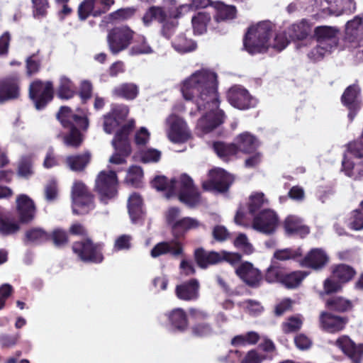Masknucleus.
I'll list each match as a JSON object with an SVG mask.
<instances>
[{"label":"nucleus","mask_w":363,"mask_h":363,"mask_svg":"<svg viewBox=\"0 0 363 363\" xmlns=\"http://www.w3.org/2000/svg\"><path fill=\"white\" fill-rule=\"evenodd\" d=\"M217 75L208 69L192 73L181 84V92L186 101L196 104L201 117L196 124V133L203 135L217 128L224 121V113L219 108Z\"/></svg>","instance_id":"nucleus-1"},{"label":"nucleus","mask_w":363,"mask_h":363,"mask_svg":"<svg viewBox=\"0 0 363 363\" xmlns=\"http://www.w3.org/2000/svg\"><path fill=\"white\" fill-rule=\"evenodd\" d=\"M274 26L269 21L252 25L244 38L245 49L250 54L267 51L269 48L281 51L289 44L284 32H274Z\"/></svg>","instance_id":"nucleus-2"},{"label":"nucleus","mask_w":363,"mask_h":363,"mask_svg":"<svg viewBox=\"0 0 363 363\" xmlns=\"http://www.w3.org/2000/svg\"><path fill=\"white\" fill-rule=\"evenodd\" d=\"M152 185L158 191H166L167 199L178 196L180 201L190 207L201 202V197L193 184L192 179L186 174H182L178 179H174L169 182L165 177L158 176L153 179Z\"/></svg>","instance_id":"nucleus-3"},{"label":"nucleus","mask_w":363,"mask_h":363,"mask_svg":"<svg viewBox=\"0 0 363 363\" xmlns=\"http://www.w3.org/2000/svg\"><path fill=\"white\" fill-rule=\"evenodd\" d=\"M76 112L77 113L67 106H62L57 115L62 126L69 131L64 138V141L67 146L71 147H78L82 141V134L78 129L86 130L89 127L86 115L79 108H77Z\"/></svg>","instance_id":"nucleus-4"},{"label":"nucleus","mask_w":363,"mask_h":363,"mask_svg":"<svg viewBox=\"0 0 363 363\" xmlns=\"http://www.w3.org/2000/svg\"><path fill=\"white\" fill-rule=\"evenodd\" d=\"M339 33V30L334 26H320L315 28L313 36L317 45L308 53V57L313 60H319L330 54L337 46Z\"/></svg>","instance_id":"nucleus-5"},{"label":"nucleus","mask_w":363,"mask_h":363,"mask_svg":"<svg viewBox=\"0 0 363 363\" xmlns=\"http://www.w3.org/2000/svg\"><path fill=\"white\" fill-rule=\"evenodd\" d=\"M134 125V121H130L116 133L114 139L112 140L115 153L110 157V163L121 164L125 162V158L131 152L128 135Z\"/></svg>","instance_id":"nucleus-6"},{"label":"nucleus","mask_w":363,"mask_h":363,"mask_svg":"<svg viewBox=\"0 0 363 363\" xmlns=\"http://www.w3.org/2000/svg\"><path fill=\"white\" fill-rule=\"evenodd\" d=\"M165 132L167 138L174 143H183L190 139L191 134L185 120L172 113L165 120Z\"/></svg>","instance_id":"nucleus-7"},{"label":"nucleus","mask_w":363,"mask_h":363,"mask_svg":"<svg viewBox=\"0 0 363 363\" xmlns=\"http://www.w3.org/2000/svg\"><path fill=\"white\" fill-rule=\"evenodd\" d=\"M118 179L113 171L101 172L96 180V190L104 203L113 199L117 194Z\"/></svg>","instance_id":"nucleus-8"},{"label":"nucleus","mask_w":363,"mask_h":363,"mask_svg":"<svg viewBox=\"0 0 363 363\" xmlns=\"http://www.w3.org/2000/svg\"><path fill=\"white\" fill-rule=\"evenodd\" d=\"M72 199V211L74 214L84 215L94 208L93 197L82 182H77L74 184Z\"/></svg>","instance_id":"nucleus-9"},{"label":"nucleus","mask_w":363,"mask_h":363,"mask_svg":"<svg viewBox=\"0 0 363 363\" xmlns=\"http://www.w3.org/2000/svg\"><path fill=\"white\" fill-rule=\"evenodd\" d=\"M313 9L325 15L340 16L344 13H352L356 10L354 0H313Z\"/></svg>","instance_id":"nucleus-10"},{"label":"nucleus","mask_w":363,"mask_h":363,"mask_svg":"<svg viewBox=\"0 0 363 363\" xmlns=\"http://www.w3.org/2000/svg\"><path fill=\"white\" fill-rule=\"evenodd\" d=\"M133 37V31L127 26L116 27L112 29L107 36L111 52L117 54L126 49L130 44Z\"/></svg>","instance_id":"nucleus-11"},{"label":"nucleus","mask_w":363,"mask_h":363,"mask_svg":"<svg viewBox=\"0 0 363 363\" xmlns=\"http://www.w3.org/2000/svg\"><path fill=\"white\" fill-rule=\"evenodd\" d=\"M29 94L30 99L34 102L35 108L41 110L52 99V84L50 82L43 83L40 81H35L30 86Z\"/></svg>","instance_id":"nucleus-12"},{"label":"nucleus","mask_w":363,"mask_h":363,"mask_svg":"<svg viewBox=\"0 0 363 363\" xmlns=\"http://www.w3.org/2000/svg\"><path fill=\"white\" fill-rule=\"evenodd\" d=\"M233 179L231 175L220 168L211 169L208 173V180L203 182V188L207 191L224 192L232 184Z\"/></svg>","instance_id":"nucleus-13"},{"label":"nucleus","mask_w":363,"mask_h":363,"mask_svg":"<svg viewBox=\"0 0 363 363\" xmlns=\"http://www.w3.org/2000/svg\"><path fill=\"white\" fill-rule=\"evenodd\" d=\"M229 103L236 108L240 110L255 107L257 100L252 97L249 91L240 85L232 86L227 94Z\"/></svg>","instance_id":"nucleus-14"},{"label":"nucleus","mask_w":363,"mask_h":363,"mask_svg":"<svg viewBox=\"0 0 363 363\" xmlns=\"http://www.w3.org/2000/svg\"><path fill=\"white\" fill-rule=\"evenodd\" d=\"M354 270L348 265L340 264L333 272V277L328 279L324 282V289L327 294L338 291L340 283L350 281L354 275Z\"/></svg>","instance_id":"nucleus-15"},{"label":"nucleus","mask_w":363,"mask_h":363,"mask_svg":"<svg viewBox=\"0 0 363 363\" xmlns=\"http://www.w3.org/2000/svg\"><path fill=\"white\" fill-rule=\"evenodd\" d=\"M72 249L82 261L101 262L103 260L101 245H94L89 239L74 242Z\"/></svg>","instance_id":"nucleus-16"},{"label":"nucleus","mask_w":363,"mask_h":363,"mask_svg":"<svg viewBox=\"0 0 363 363\" xmlns=\"http://www.w3.org/2000/svg\"><path fill=\"white\" fill-rule=\"evenodd\" d=\"M278 224L276 213L271 210H263L256 216L252 222V228L265 234H270L275 231Z\"/></svg>","instance_id":"nucleus-17"},{"label":"nucleus","mask_w":363,"mask_h":363,"mask_svg":"<svg viewBox=\"0 0 363 363\" xmlns=\"http://www.w3.org/2000/svg\"><path fill=\"white\" fill-rule=\"evenodd\" d=\"M335 345L347 356L352 363H360L363 358V343L356 344L348 336L342 335L335 341Z\"/></svg>","instance_id":"nucleus-18"},{"label":"nucleus","mask_w":363,"mask_h":363,"mask_svg":"<svg viewBox=\"0 0 363 363\" xmlns=\"http://www.w3.org/2000/svg\"><path fill=\"white\" fill-rule=\"evenodd\" d=\"M113 2V0H84L79 7V16L84 20L90 13L99 16L107 11Z\"/></svg>","instance_id":"nucleus-19"},{"label":"nucleus","mask_w":363,"mask_h":363,"mask_svg":"<svg viewBox=\"0 0 363 363\" xmlns=\"http://www.w3.org/2000/svg\"><path fill=\"white\" fill-rule=\"evenodd\" d=\"M129 110L125 105H113L111 111L104 116V130L111 134L128 116Z\"/></svg>","instance_id":"nucleus-20"},{"label":"nucleus","mask_w":363,"mask_h":363,"mask_svg":"<svg viewBox=\"0 0 363 363\" xmlns=\"http://www.w3.org/2000/svg\"><path fill=\"white\" fill-rule=\"evenodd\" d=\"M16 208L22 223L32 220L35 213L33 201L26 194H21L16 198Z\"/></svg>","instance_id":"nucleus-21"},{"label":"nucleus","mask_w":363,"mask_h":363,"mask_svg":"<svg viewBox=\"0 0 363 363\" xmlns=\"http://www.w3.org/2000/svg\"><path fill=\"white\" fill-rule=\"evenodd\" d=\"M359 88L356 85L348 86L342 96V101L349 110L348 116L352 120L359 108Z\"/></svg>","instance_id":"nucleus-22"},{"label":"nucleus","mask_w":363,"mask_h":363,"mask_svg":"<svg viewBox=\"0 0 363 363\" xmlns=\"http://www.w3.org/2000/svg\"><path fill=\"white\" fill-rule=\"evenodd\" d=\"M328 261V256L325 252L322 249L315 248L311 250L301 261V265L318 269L322 268Z\"/></svg>","instance_id":"nucleus-23"},{"label":"nucleus","mask_w":363,"mask_h":363,"mask_svg":"<svg viewBox=\"0 0 363 363\" xmlns=\"http://www.w3.org/2000/svg\"><path fill=\"white\" fill-rule=\"evenodd\" d=\"M199 286L198 280L192 279L177 286V296L179 298L185 301L196 300L199 295Z\"/></svg>","instance_id":"nucleus-24"},{"label":"nucleus","mask_w":363,"mask_h":363,"mask_svg":"<svg viewBox=\"0 0 363 363\" xmlns=\"http://www.w3.org/2000/svg\"><path fill=\"white\" fill-rule=\"evenodd\" d=\"M235 272L240 279L250 286H256L261 280L259 270L250 262L242 264Z\"/></svg>","instance_id":"nucleus-25"},{"label":"nucleus","mask_w":363,"mask_h":363,"mask_svg":"<svg viewBox=\"0 0 363 363\" xmlns=\"http://www.w3.org/2000/svg\"><path fill=\"white\" fill-rule=\"evenodd\" d=\"M321 327L329 333H336L342 330L347 320L345 318L333 315L328 313H322L320 316Z\"/></svg>","instance_id":"nucleus-26"},{"label":"nucleus","mask_w":363,"mask_h":363,"mask_svg":"<svg viewBox=\"0 0 363 363\" xmlns=\"http://www.w3.org/2000/svg\"><path fill=\"white\" fill-rule=\"evenodd\" d=\"M20 95L17 79L0 81V103L17 99Z\"/></svg>","instance_id":"nucleus-27"},{"label":"nucleus","mask_w":363,"mask_h":363,"mask_svg":"<svg viewBox=\"0 0 363 363\" xmlns=\"http://www.w3.org/2000/svg\"><path fill=\"white\" fill-rule=\"evenodd\" d=\"M167 253L174 256L182 255V247L181 243L176 240L160 242L152 248L150 255L152 257L155 258Z\"/></svg>","instance_id":"nucleus-28"},{"label":"nucleus","mask_w":363,"mask_h":363,"mask_svg":"<svg viewBox=\"0 0 363 363\" xmlns=\"http://www.w3.org/2000/svg\"><path fill=\"white\" fill-rule=\"evenodd\" d=\"M235 143L238 147V151L244 153L253 152L259 146L257 138L247 132L238 135L235 140Z\"/></svg>","instance_id":"nucleus-29"},{"label":"nucleus","mask_w":363,"mask_h":363,"mask_svg":"<svg viewBox=\"0 0 363 363\" xmlns=\"http://www.w3.org/2000/svg\"><path fill=\"white\" fill-rule=\"evenodd\" d=\"M284 227L288 234H298L303 237L309 233L308 228L303 224V220L295 216H289L286 218Z\"/></svg>","instance_id":"nucleus-30"},{"label":"nucleus","mask_w":363,"mask_h":363,"mask_svg":"<svg viewBox=\"0 0 363 363\" xmlns=\"http://www.w3.org/2000/svg\"><path fill=\"white\" fill-rule=\"evenodd\" d=\"M311 32V24L306 20L292 24L289 28V37L293 40H304Z\"/></svg>","instance_id":"nucleus-31"},{"label":"nucleus","mask_w":363,"mask_h":363,"mask_svg":"<svg viewBox=\"0 0 363 363\" xmlns=\"http://www.w3.org/2000/svg\"><path fill=\"white\" fill-rule=\"evenodd\" d=\"M128 209L133 223H136L143 215V200L137 194H131L128 201Z\"/></svg>","instance_id":"nucleus-32"},{"label":"nucleus","mask_w":363,"mask_h":363,"mask_svg":"<svg viewBox=\"0 0 363 363\" xmlns=\"http://www.w3.org/2000/svg\"><path fill=\"white\" fill-rule=\"evenodd\" d=\"M167 315L174 330L182 332L187 328V317L186 313L182 309H174Z\"/></svg>","instance_id":"nucleus-33"},{"label":"nucleus","mask_w":363,"mask_h":363,"mask_svg":"<svg viewBox=\"0 0 363 363\" xmlns=\"http://www.w3.org/2000/svg\"><path fill=\"white\" fill-rule=\"evenodd\" d=\"M195 259L200 267L206 268L210 264L220 262L222 255L216 252H205L201 249H198L195 251Z\"/></svg>","instance_id":"nucleus-34"},{"label":"nucleus","mask_w":363,"mask_h":363,"mask_svg":"<svg viewBox=\"0 0 363 363\" xmlns=\"http://www.w3.org/2000/svg\"><path fill=\"white\" fill-rule=\"evenodd\" d=\"M201 225V223L197 219L191 217H184L175 223L172 230L177 236H181L189 230L199 228Z\"/></svg>","instance_id":"nucleus-35"},{"label":"nucleus","mask_w":363,"mask_h":363,"mask_svg":"<svg viewBox=\"0 0 363 363\" xmlns=\"http://www.w3.org/2000/svg\"><path fill=\"white\" fill-rule=\"evenodd\" d=\"M213 150L220 158L225 161L238 152L235 143L216 142L213 144Z\"/></svg>","instance_id":"nucleus-36"},{"label":"nucleus","mask_w":363,"mask_h":363,"mask_svg":"<svg viewBox=\"0 0 363 363\" xmlns=\"http://www.w3.org/2000/svg\"><path fill=\"white\" fill-rule=\"evenodd\" d=\"M167 16H169V13H167L163 8L152 6L144 15L143 21L145 25L149 26L153 20L157 21L160 23H164L167 20Z\"/></svg>","instance_id":"nucleus-37"},{"label":"nucleus","mask_w":363,"mask_h":363,"mask_svg":"<svg viewBox=\"0 0 363 363\" xmlns=\"http://www.w3.org/2000/svg\"><path fill=\"white\" fill-rule=\"evenodd\" d=\"M307 276L308 273L302 271L286 274L281 279V284L288 289H294L298 287Z\"/></svg>","instance_id":"nucleus-38"},{"label":"nucleus","mask_w":363,"mask_h":363,"mask_svg":"<svg viewBox=\"0 0 363 363\" xmlns=\"http://www.w3.org/2000/svg\"><path fill=\"white\" fill-rule=\"evenodd\" d=\"M113 94L118 97L133 99L138 94V88L134 84L125 83L116 86L113 90Z\"/></svg>","instance_id":"nucleus-39"},{"label":"nucleus","mask_w":363,"mask_h":363,"mask_svg":"<svg viewBox=\"0 0 363 363\" xmlns=\"http://www.w3.org/2000/svg\"><path fill=\"white\" fill-rule=\"evenodd\" d=\"M89 162V155L82 154L77 155L68 156L66 158V164L67 167L72 171L82 170Z\"/></svg>","instance_id":"nucleus-40"},{"label":"nucleus","mask_w":363,"mask_h":363,"mask_svg":"<svg viewBox=\"0 0 363 363\" xmlns=\"http://www.w3.org/2000/svg\"><path fill=\"white\" fill-rule=\"evenodd\" d=\"M259 338L260 337L257 333L250 331L234 337L231 340V344L235 347L252 345H255Z\"/></svg>","instance_id":"nucleus-41"},{"label":"nucleus","mask_w":363,"mask_h":363,"mask_svg":"<svg viewBox=\"0 0 363 363\" xmlns=\"http://www.w3.org/2000/svg\"><path fill=\"white\" fill-rule=\"evenodd\" d=\"M363 18L359 16L347 22L346 25V37L349 40H354L362 32Z\"/></svg>","instance_id":"nucleus-42"},{"label":"nucleus","mask_w":363,"mask_h":363,"mask_svg":"<svg viewBox=\"0 0 363 363\" xmlns=\"http://www.w3.org/2000/svg\"><path fill=\"white\" fill-rule=\"evenodd\" d=\"M211 16L205 12H199L191 20L193 29L195 33L201 35L206 32Z\"/></svg>","instance_id":"nucleus-43"},{"label":"nucleus","mask_w":363,"mask_h":363,"mask_svg":"<svg viewBox=\"0 0 363 363\" xmlns=\"http://www.w3.org/2000/svg\"><path fill=\"white\" fill-rule=\"evenodd\" d=\"M172 45L177 52L181 53L191 52L196 46L193 40L187 39L183 35H179L174 39L172 42Z\"/></svg>","instance_id":"nucleus-44"},{"label":"nucleus","mask_w":363,"mask_h":363,"mask_svg":"<svg viewBox=\"0 0 363 363\" xmlns=\"http://www.w3.org/2000/svg\"><path fill=\"white\" fill-rule=\"evenodd\" d=\"M18 229V224L10 221L6 214L0 209V233L2 235H9L17 232Z\"/></svg>","instance_id":"nucleus-45"},{"label":"nucleus","mask_w":363,"mask_h":363,"mask_svg":"<svg viewBox=\"0 0 363 363\" xmlns=\"http://www.w3.org/2000/svg\"><path fill=\"white\" fill-rule=\"evenodd\" d=\"M329 309L344 312L352 308V302L342 297H334L327 301Z\"/></svg>","instance_id":"nucleus-46"},{"label":"nucleus","mask_w":363,"mask_h":363,"mask_svg":"<svg viewBox=\"0 0 363 363\" xmlns=\"http://www.w3.org/2000/svg\"><path fill=\"white\" fill-rule=\"evenodd\" d=\"M74 93V86L72 82L67 77H62L60 80V86L57 94L61 99H69Z\"/></svg>","instance_id":"nucleus-47"},{"label":"nucleus","mask_w":363,"mask_h":363,"mask_svg":"<svg viewBox=\"0 0 363 363\" xmlns=\"http://www.w3.org/2000/svg\"><path fill=\"white\" fill-rule=\"evenodd\" d=\"M303 324V318L301 315H294L287 318L281 325L284 333H294L301 329Z\"/></svg>","instance_id":"nucleus-48"},{"label":"nucleus","mask_w":363,"mask_h":363,"mask_svg":"<svg viewBox=\"0 0 363 363\" xmlns=\"http://www.w3.org/2000/svg\"><path fill=\"white\" fill-rule=\"evenodd\" d=\"M284 274L281 269L277 266L274 259H272V264L267 270L265 279L269 283L281 282Z\"/></svg>","instance_id":"nucleus-49"},{"label":"nucleus","mask_w":363,"mask_h":363,"mask_svg":"<svg viewBox=\"0 0 363 363\" xmlns=\"http://www.w3.org/2000/svg\"><path fill=\"white\" fill-rule=\"evenodd\" d=\"M143 177V172L138 166H132L128 170L125 182L134 186H138Z\"/></svg>","instance_id":"nucleus-50"},{"label":"nucleus","mask_w":363,"mask_h":363,"mask_svg":"<svg viewBox=\"0 0 363 363\" xmlns=\"http://www.w3.org/2000/svg\"><path fill=\"white\" fill-rule=\"evenodd\" d=\"M234 245L245 255H251L255 250L247 235L243 233H240L236 237L234 240Z\"/></svg>","instance_id":"nucleus-51"},{"label":"nucleus","mask_w":363,"mask_h":363,"mask_svg":"<svg viewBox=\"0 0 363 363\" xmlns=\"http://www.w3.org/2000/svg\"><path fill=\"white\" fill-rule=\"evenodd\" d=\"M267 203V200L264 199V194L259 192L252 194L250 197L249 211L251 213H255Z\"/></svg>","instance_id":"nucleus-52"},{"label":"nucleus","mask_w":363,"mask_h":363,"mask_svg":"<svg viewBox=\"0 0 363 363\" xmlns=\"http://www.w3.org/2000/svg\"><path fill=\"white\" fill-rule=\"evenodd\" d=\"M236 9L233 6L219 5L216 15V21L230 20L235 18Z\"/></svg>","instance_id":"nucleus-53"},{"label":"nucleus","mask_w":363,"mask_h":363,"mask_svg":"<svg viewBox=\"0 0 363 363\" xmlns=\"http://www.w3.org/2000/svg\"><path fill=\"white\" fill-rule=\"evenodd\" d=\"M301 255V252L299 249L294 250L287 248L276 250L274 253V259L280 261H286L291 259H294Z\"/></svg>","instance_id":"nucleus-54"},{"label":"nucleus","mask_w":363,"mask_h":363,"mask_svg":"<svg viewBox=\"0 0 363 363\" xmlns=\"http://www.w3.org/2000/svg\"><path fill=\"white\" fill-rule=\"evenodd\" d=\"M241 308H244L251 315H257L262 313L263 307L259 302L248 299L238 304Z\"/></svg>","instance_id":"nucleus-55"},{"label":"nucleus","mask_w":363,"mask_h":363,"mask_svg":"<svg viewBox=\"0 0 363 363\" xmlns=\"http://www.w3.org/2000/svg\"><path fill=\"white\" fill-rule=\"evenodd\" d=\"M26 238L32 242H42L49 239V235L40 228H33L26 233Z\"/></svg>","instance_id":"nucleus-56"},{"label":"nucleus","mask_w":363,"mask_h":363,"mask_svg":"<svg viewBox=\"0 0 363 363\" xmlns=\"http://www.w3.org/2000/svg\"><path fill=\"white\" fill-rule=\"evenodd\" d=\"M264 359V354L256 350H251L247 352L240 363H262Z\"/></svg>","instance_id":"nucleus-57"},{"label":"nucleus","mask_w":363,"mask_h":363,"mask_svg":"<svg viewBox=\"0 0 363 363\" xmlns=\"http://www.w3.org/2000/svg\"><path fill=\"white\" fill-rule=\"evenodd\" d=\"M349 226L354 230L363 229V214L360 211L356 210L352 213Z\"/></svg>","instance_id":"nucleus-58"},{"label":"nucleus","mask_w":363,"mask_h":363,"mask_svg":"<svg viewBox=\"0 0 363 363\" xmlns=\"http://www.w3.org/2000/svg\"><path fill=\"white\" fill-rule=\"evenodd\" d=\"M191 332L195 336L203 337L212 334L213 330L207 323H197L192 326Z\"/></svg>","instance_id":"nucleus-59"},{"label":"nucleus","mask_w":363,"mask_h":363,"mask_svg":"<svg viewBox=\"0 0 363 363\" xmlns=\"http://www.w3.org/2000/svg\"><path fill=\"white\" fill-rule=\"evenodd\" d=\"M34 10L33 15L35 18H41L46 14L48 3L47 0H32Z\"/></svg>","instance_id":"nucleus-60"},{"label":"nucleus","mask_w":363,"mask_h":363,"mask_svg":"<svg viewBox=\"0 0 363 363\" xmlns=\"http://www.w3.org/2000/svg\"><path fill=\"white\" fill-rule=\"evenodd\" d=\"M165 218L167 223L174 229L175 223L182 218H180V210L176 207L169 208L165 213Z\"/></svg>","instance_id":"nucleus-61"},{"label":"nucleus","mask_w":363,"mask_h":363,"mask_svg":"<svg viewBox=\"0 0 363 363\" xmlns=\"http://www.w3.org/2000/svg\"><path fill=\"white\" fill-rule=\"evenodd\" d=\"M213 237L218 242H223L230 237V233L223 225H216L213 229Z\"/></svg>","instance_id":"nucleus-62"},{"label":"nucleus","mask_w":363,"mask_h":363,"mask_svg":"<svg viewBox=\"0 0 363 363\" xmlns=\"http://www.w3.org/2000/svg\"><path fill=\"white\" fill-rule=\"evenodd\" d=\"M150 134L147 128L142 127L138 130L135 135V142L137 145L143 146L147 143L150 140Z\"/></svg>","instance_id":"nucleus-63"},{"label":"nucleus","mask_w":363,"mask_h":363,"mask_svg":"<svg viewBox=\"0 0 363 363\" xmlns=\"http://www.w3.org/2000/svg\"><path fill=\"white\" fill-rule=\"evenodd\" d=\"M350 48L357 62L363 61V42L359 40H350Z\"/></svg>","instance_id":"nucleus-64"}]
</instances>
